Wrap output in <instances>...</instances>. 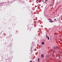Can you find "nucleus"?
Masks as SVG:
<instances>
[{"mask_svg":"<svg viewBox=\"0 0 62 62\" xmlns=\"http://www.w3.org/2000/svg\"><path fill=\"white\" fill-rule=\"evenodd\" d=\"M54 49H57V47H53Z\"/></svg>","mask_w":62,"mask_h":62,"instance_id":"nucleus-1","label":"nucleus"},{"mask_svg":"<svg viewBox=\"0 0 62 62\" xmlns=\"http://www.w3.org/2000/svg\"><path fill=\"white\" fill-rule=\"evenodd\" d=\"M41 57H42V58H43V57H44V55L43 54H42L41 55Z\"/></svg>","mask_w":62,"mask_h":62,"instance_id":"nucleus-2","label":"nucleus"},{"mask_svg":"<svg viewBox=\"0 0 62 62\" xmlns=\"http://www.w3.org/2000/svg\"><path fill=\"white\" fill-rule=\"evenodd\" d=\"M47 39L48 40H49V37L48 36H47Z\"/></svg>","mask_w":62,"mask_h":62,"instance_id":"nucleus-3","label":"nucleus"},{"mask_svg":"<svg viewBox=\"0 0 62 62\" xmlns=\"http://www.w3.org/2000/svg\"><path fill=\"white\" fill-rule=\"evenodd\" d=\"M38 62H39V58H38Z\"/></svg>","mask_w":62,"mask_h":62,"instance_id":"nucleus-4","label":"nucleus"},{"mask_svg":"<svg viewBox=\"0 0 62 62\" xmlns=\"http://www.w3.org/2000/svg\"><path fill=\"white\" fill-rule=\"evenodd\" d=\"M42 45H43L44 44V42H42Z\"/></svg>","mask_w":62,"mask_h":62,"instance_id":"nucleus-5","label":"nucleus"},{"mask_svg":"<svg viewBox=\"0 0 62 62\" xmlns=\"http://www.w3.org/2000/svg\"><path fill=\"white\" fill-rule=\"evenodd\" d=\"M40 2H41V0H40L39 1V3H40Z\"/></svg>","mask_w":62,"mask_h":62,"instance_id":"nucleus-6","label":"nucleus"},{"mask_svg":"<svg viewBox=\"0 0 62 62\" xmlns=\"http://www.w3.org/2000/svg\"><path fill=\"white\" fill-rule=\"evenodd\" d=\"M49 20H50V21H52V20L50 18H49Z\"/></svg>","mask_w":62,"mask_h":62,"instance_id":"nucleus-7","label":"nucleus"},{"mask_svg":"<svg viewBox=\"0 0 62 62\" xmlns=\"http://www.w3.org/2000/svg\"><path fill=\"white\" fill-rule=\"evenodd\" d=\"M51 23H53V21H51Z\"/></svg>","mask_w":62,"mask_h":62,"instance_id":"nucleus-8","label":"nucleus"},{"mask_svg":"<svg viewBox=\"0 0 62 62\" xmlns=\"http://www.w3.org/2000/svg\"><path fill=\"white\" fill-rule=\"evenodd\" d=\"M47 35H46V38H47Z\"/></svg>","mask_w":62,"mask_h":62,"instance_id":"nucleus-9","label":"nucleus"},{"mask_svg":"<svg viewBox=\"0 0 62 62\" xmlns=\"http://www.w3.org/2000/svg\"><path fill=\"white\" fill-rule=\"evenodd\" d=\"M30 62H32V61H30Z\"/></svg>","mask_w":62,"mask_h":62,"instance_id":"nucleus-10","label":"nucleus"},{"mask_svg":"<svg viewBox=\"0 0 62 62\" xmlns=\"http://www.w3.org/2000/svg\"><path fill=\"white\" fill-rule=\"evenodd\" d=\"M51 22V21H49V22Z\"/></svg>","mask_w":62,"mask_h":62,"instance_id":"nucleus-11","label":"nucleus"},{"mask_svg":"<svg viewBox=\"0 0 62 62\" xmlns=\"http://www.w3.org/2000/svg\"><path fill=\"white\" fill-rule=\"evenodd\" d=\"M54 20H56V19H54Z\"/></svg>","mask_w":62,"mask_h":62,"instance_id":"nucleus-12","label":"nucleus"},{"mask_svg":"<svg viewBox=\"0 0 62 62\" xmlns=\"http://www.w3.org/2000/svg\"><path fill=\"white\" fill-rule=\"evenodd\" d=\"M47 1V0H45V1Z\"/></svg>","mask_w":62,"mask_h":62,"instance_id":"nucleus-13","label":"nucleus"},{"mask_svg":"<svg viewBox=\"0 0 62 62\" xmlns=\"http://www.w3.org/2000/svg\"><path fill=\"white\" fill-rule=\"evenodd\" d=\"M41 8H42V6H41Z\"/></svg>","mask_w":62,"mask_h":62,"instance_id":"nucleus-14","label":"nucleus"},{"mask_svg":"<svg viewBox=\"0 0 62 62\" xmlns=\"http://www.w3.org/2000/svg\"><path fill=\"white\" fill-rule=\"evenodd\" d=\"M57 4H58V3H57Z\"/></svg>","mask_w":62,"mask_h":62,"instance_id":"nucleus-15","label":"nucleus"},{"mask_svg":"<svg viewBox=\"0 0 62 62\" xmlns=\"http://www.w3.org/2000/svg\"><path fill=\"white\" fill-rule=\"evenodd\" d=\"M32 0V1H33V0Z\"/></svg>","mask_w":62,"mask_h":62,"instance_id":"nucleus-16","label":"nucleus"},{"mask_svg":"<svg viewBox=\"0 0 62 62\" xmlns=\"http://www.w3.org/2000/svg\"><path fill=\"white\" fill-rule=\"evenodd\" d=\"M47 16L48 17V16Z\"/></svg>","mask_w":62,"mask_h":62,"instance_id":"nucleus-17","label":"nucleus"},{"mask_svg":"<svg viewBox=\"0 0 62 62\" xmlns=\"http://www.w3.org/2000/svg\"><path fill=\"white\" fill-rule=\"evenodd\" d=\"M53 1H54V0H53Z\"/></svg>","mask_w":62,"mask_h":62,"instance_id":"nucleus-18","label":"nucleus"}]
</instances>
